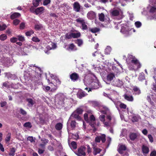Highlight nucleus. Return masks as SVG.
<instances>
[{"mask_svg": "<svg viewBox=\"0 0 156 156\" xmlns=\"http://www.w3.org/2000/svg\"><path fill=\"white\" fill-rule=\"evenodd\" d=\"M99 111L102 113L106 115V119L105 116L103 115H100L99 117V119L101 122L104 124V126L106 127L110 126L111 125V121L112 120L114 121L115 118L112 115L108 108L106 106L101 105L99 108Z\"/></svg>", "mask_w": 156, "mask_h": 156, "instance_id": "nucleus-1", "label": "nucleus"}, {"mask_svg": "<svg viewBox=\"0 0 156 156\" xmlns=\"http://www.w3.org/2000/svg\"><path fill=\"white\" fill-rule=\"evenodd\" d=\"M126 62L130 70H136L141 66V65L139 61L132 55H128V58L126 59Z\"/></svg>", "mask_w": 156, "mask_h": 156, "instance_id": "nucleus-2", "label": "nucleus"}, {"mask_svg": "<svg viewBox=\"0 0 156 156\" xmlns=\"http://www.w3.org/2000/svg\"><path fill=\"white\" fill-rule=\"evenodd\" d=\"M93 77H94L95 79H96V77L95 75L94 74H92L85 75L83 80L84 84L86 86H87V82L89 83V82H91L92 88H89L88 90V92L91 91L92 89H97L101 87L100 84L98 81H97V82H92L91 78Z\"/></svg>", "mask_w": 156, "mask_h": 156, "instance_id": "nucleus-3", "label": "nucleus"}, {"mask_svg": "<svg viewBox=\"0 0 156 156\" xmlns=\"http://www.w3.org/2000/svg\"><path fill=\"white\" fill-rule=\"evenodd\" d=\"M84 118L85 120L91 126L94 127L95 125V118L93 115H90L88 118V115L87 113H85L84 115Z\"/></svg>", "mask_w": 156, "mask_h": 156, "instance_id": "nucleus-4", "label": "nucleus"}, {"mask_svg": "<svg viewBox=\"0 0 156 156\" xmlns=\"http://www.w3.org/2000/svg\"><path fill=\"white\" fill-rule=\"evenodd\" d=\"M115 79V75L113 73H108L106 76L104 78V81L108 84L112 83L113 81Z\"/></svg>", "mask_w": 156, "mask_h": 156, "instance_id": "nucleus-5", "label": "nucleus"}, {"mask_svg": "<svg viewBox=\"0 0 156 156\" xmlns=\"http://www.w3.org/2000/svg\"><path fill=\"white\" fill-rule=\"evenodd\" d=\"M147 100L151 105V107L156 109V96L155 95H152L151 96H147Z\"/></svg>", "mask_w": 156, "mask_h": 156, "instance_id": "nucleus-6", "label": "nucleus"}, {"mask_svg": "<svg viewBox=\"0 0 156 156\" xmlns=\"http://www.w3.org/2000/svg\"><path fill=\"white\" fill-rule=\"evenodd\" d=\"M150 3L154 5V6H149L147 7V9L149 10V12L151 14H154L156 12V0H153V2L151 0L149 1Z\"/></svg>", "mask_w": 156, "mask_h": 156, "instance_id": "nucleus-7", "label": "nucleus"}, {"mask_svg": "<svg viewBox=\"0 0 156 156\" xmlns=\"http://www.w3.org/2000/svg\"><path fill=\"white\" fill-rule=\"evenodd\" d=\"M112 14L113 16H117V18L118 20L121 19L124 17L123 12L120 9L113 10L112 11Z\"/></svg>", "mask_w": 156, "mask_h": 156, "instance_id": "nucleus-8", "label": "nucleus"}, {"mask_svg": "<svg viewBox=\"0 0 156 156\" xmlns=\"http://www.w3.org/2000/svg\"><path fill=\"white\" fill-rule=\"evenodd\" d=\"M122 28L121 30V32L125 35V36H127L129 34V29L128 27L126 24H123L121 25Z\"/></svg>", "mask_w": 156, "mask_h": 156, "instance_id": "nucleus-9", "label": "nucleus"}, {"mask_svg": "<svg viewBox=\"0 0 156 156\" xmlns=\"http://www.w3.org/2000/svg\"><path fill=\"white\" fill-rule=\"evenodd\" d=\"M112 85L117 87H121L123 84V82L122 80L119 79H115L111 84Z\"/></svg>", "mask_w": 156, "mask_h": 156, "instance_id": "nucleus-10", "label": "nucleus"}, {"mask_svg": "<svg viewBox=\"0 0 156 156\" xmlns=\"http://www.w3.org/2000/svg\"><path fill=\"white\" fill-rule=\"evenodd\" d=\"M46 79H47L48 84L51 87V92H54L58 88V86L55 84L54 83V82L52 83L51 82L50 80L48 79H47V77L46 76Z\"/></svg>", "mask_w": 156, "mask_h": 156, "instance_id": "nucleus-11", "label": "nucleus"}, {"mask_svg": "<svg viewBox=\"0 0 156 156\" xmlns=\"http://www.w3.org/2000/svg\"><path fill=\"white\" fill-rule=\"evenodd\" d=\"M123 97L124 99L127 101L132 102L134 101L133 96L132 95L129 94L128 93L126 92L125 93Z\"/></svg>", "mask_w": 156, "mask_h": 156, "instance_id": "nucleus-12", "label": "nucleus"}, {"mask_svg": "<svg viewBox=\"0 0 156 156\" xmlns=\"http://www.w3.org/2000/svg\"><path fill=\"white\" fill-rule=\"evenodd\" d=\"M126 147L125 145H121L119 146L118 151L119 153L122 154L123 156H128V153L126 152L124 154L123 153V151L126 150Z\"/></svg>", "mask_w": 156, "mask_h": 156, "instance_id": "nucleus-13", "label": "nucleus"}, {"mask_svg": "<svg viewBox=\"0 0 156 156\" xmlns=\"http://www.w3.org/2000/svg\"><path fill=\"white\" fill-rule=\"evenodd\" d=\"M85 147L84 146H81L78 149L77 155L79 156H85Z\"/></svg>", "mask_w": 156, "mask_h": 156, "instance_id": "nucleus-14", "label": "nucleus"}, {"mask_svg": "<svg viewBox=\"0 0 156 156\" xmlns=\"http://www.w3.org/2000/svg\"><path fill=\"white\" fill-rule=\"evenodd\" d=\"M73 10L76 12H79L80 11L81 6L79 3L77 2H75L73 4Z\"/></svg>", "mask_w": 156, "mask_h": 156, "instance_id": "nucleus-15", "label": "nucleus"}, {"mask_svg": "<svg viewBox=\"0 0 156 156\" xmlns=\"http://www.w3.org/2000/svg\"><path fill=\"white\" fill-rule=\"evenodd\" d=\"M101 152V153H100V155L98 156H103L105 152H104L103 151L102 152L101 150L99 148L97 147L94 148V151L93 153L94 155H96L98 154H99Z\"/></svg>", "mask_w": 156, "mask_h": 156, "instance_id": "nucleus-16", "label": "nucleus"}, {"mask_svg": "<svg viewBox=\"0 0 156 156\" xmlns=\"http://www.w3.org/2000/svg\"><path fill=\"white\" fill-rule=\"evenodd\" d=\"M101 140L102 143L105 142L106 140L105 135L103 134L101 136H97L95 139V141L98 143L100 142Z\"/></svg>", "mask_w": 156, "mask_h": 156, "instance_id": "nucleus-17", "label": "nucleus"}, {"mask_svg": "<svg viewBox=\"0 0 156 156\" xmlns=\"http://www.w3.org/2000/svg\"><path fill=\"white\" fill-rule=\"evenodd\" d=\"M49 75L51 78L54 80L55 81H53L54 83L57 86L58 85H59L61 84V82L56 76L50 73Z\"/></svg>", "mask_w": 156, "mask_h": 156, "instance_id": "nucleus-18", "label": "nucleus"}, {"mask_svg": "<svg viewBox=\"0 0 156 156\" xmlns=\"http://www.w3.org/2000/svg\"><path fill=\"white\" fill-rule=\"evenodd\" d=\"M70 77L72 81L74 82L78 80L79 76L78 74L74 73L70 75Z\"/></svg>", "mask_w": 156, "mask_h": 156, "instance_id": "nucleus-19", "label": "nucleus"}, {"mask_svg": "<svg viewBox=\"0 0 156 156\" xmlns=\"http://www.w3.org/2000/svg\"><path fill=\"white\" fill-rule=\"evenodd\" d=\"M87 16L89 19H93L96 17V13L93 11H90L87 13Z\"/></svg>", "mask_w": 156, "mask_h": 156, "instance_id": "nucleus-20", "label": "nucleus"}, {"mask_svg": "<svg viewBox=\"0 0 156 156\" xmlns=\"http://www.w3.org/2000/svg\"><path fill=\"white\" fill-rule=\"evenodd\" d=\"M87 107L85 106H81L77 108L75 111L79 114H82L84 110Z\"/></svg>", "mask_w": 156, "mask_h": 156, "instance_id": "nucleus-21", "label": "nucleus"}, {"mask_svg": "<svg viewBox=\"0 0 156 156\" xmlns=\"http://www.w3.org/2000/svg\"><path fill=\"white\" fill-rule=\"evenodd\" d=\"M134 94L135 95H139L141 93V91L140 89L137 87H134L133 88Z\"/></svg>", "mask_w": 156, "mask_h": 156, "instance_id": "nucleus-22", "label": "nucleus"}, {"mask_svg": "<svg viewBox=\"0 0 156 156\" xmlns=\"http://www.w3.org/2000/svg\"><path fill=\"white\" fill-rule=\"evenodd\" d=\"M86 94H87L84 91L81 90L79 91L77 93L78 97L80 99L85 96Z\"/></svg>", "mask_w": 156, "mask_h": 156, "instance_id": "nucleus-23", "label": "nucleus"}, {"mask_svg": "<svg viewBox=\"0 0 156 156\" xmlns=\"http://www.w3.org/2000/svg\"><path fill=\"white\" fill-rule=\"evenodd\" d=\"M44 10V8L43 7H41L36 9L35 11V12L36 14H38L42 13Z\"/></svg>", "mask_w": 156, "mask_h": 156, "instance_id": "nucleus-24", "label": "nucleus"}, {"mask_svg": "<svg viewBox=\"0 0 156 156\" xmlns=\"http://www.w3.org/2000/svg\"><path fill=\"white\" fill-rule=\"evenodd\" d=\"M68 50L74 51L77 50V48L76 46L73 43H72L69 45Z\"/></svg>", "mask_w": 156, "mask_h": 156, "instance_id": "nucleus-25", "label": "nucleus"}, {"mask_svg": "<svg viewBox=\"0 0 156 156\" xmlns=\"http://www.w3.org/2000/svg\"><path fill=\"white\" fill-rule=\"evenodd\" d=\"M142 151L143 154H147L149 152V149L147 147L144 145L142 147Z\"/></svg>", "mask_w": 156, "mask_h": 156, "instance_id": "nucleus-26", "label": "nucleus"}, {"mask_svg": "<svg viewBox=\"0 0 156 156\" xmlns=\"http://www.w3.org/2000/svg\"><path fill=\"white\" fill-rule=\"evenodd\" d=\"M20 16V14L18 12H15L11 15V18L12 19H14L19 17Z\"/></svg>", "mask_w": 156, "mask_h": 156, "instance_id": "nucleus-27", "label": "nucleus"}, {"mask_svg": "<svg viewBox=\"0 0 156 156\" xmlns=\"http://www.w3.org/2000/svg\"><path fill=\"white\" fill-rule=\"evenodd\" d=\"M79 114H78L76 111H74L71 115V116L73 117L76 119H80V117L79 116Z\"/></svg>", "mask_w": 156, "mask_h": 156, "instance_id": "nucleus-28", "label": "nucleus"}, {"mask_svg": "<svg viewBox=\"0 0 156 156\" xmlns=\"http://www.w3.org/2000/svg\"><path fill=\"white\" fill-rule=\"evenodd\" d=\"M43 28V27L40 23H36L34 26V29L36 30H41Z\"/></svg>", "mask_w": 156, "mask_h": 156, "instance_id": "nucleus-29", "label": "nucleus"}, {"mask_svg": "<svg viewBox=\"0 0 156 156\" xmlns=\"http://www.w3.org/2000/svg\"><path fill=\"white\" fill-rule=\"evenodd\" d=\"M70 148L72 150H75L77 148V144L76 142L72 141L70 145Z\"/></svg>", "mask_w": 156, "mask_h": 156, "instance_id": "nucleus-30", "label": "nucleus"}, {"mask_svg": "<svg viewBox=\"0 0 156 156\" xmlns=\"http://www.w3.org/2000/svg\"><path fill=\"white\" fill-rule=\"evenodd\" d=\"M72 35L73 38H76L80 37L81 36V34L80 32H78L76 33H72Z\"/></svg>", "mask_w": 156, "mask_h": 156, "instance_id": "nucleus-31", "label": "nucleus"}, {"mask_svg": "<svg viewBox=\"0 0 156 156\" xmlns=\"http://www.w3.org/2000/svg\"><path fill=\"white\" fill-rule=\"evenodd\" d=\"M35 72H37V74L36 76H40L41 74V70L40 68L39 67H36Z\"/></svg>", "mask_w": 156, "mask_h": 156, "instance_id": "nucleus-32", "label": "nucleus"}, {"mask_svg": "<svg viewBox=\"0 0 156 156\" xmlns=\"http://www.w3.org/2000/svg\"><path fill=\"white\" fill-rule=\"evenodd\" d=\"M76 21L81 25L85 21L82 18H79L76 20Z\"/></svg>", "mask_w": 156, "mask_h": 156, "instance_id": "nucleus-33", "label": "nucleus"}, {"mask_svg": "<svg viewBox=\"0 0 156 156\" xmlns=\"http://www.w3.org/2000/svg\"><path fill=\"white\" fill-rule=\"evenodd\" d=\"M109 99L114 102L117 108H118L119 106H120V105H121V102L116 101L112 99L111 98H109Z\"/></svg>", "mask_w": 156, "mask_h": 156, "instance_id": "nucleus-34", "label": "nucleus"}, {"mask_svg": "<svg viewBox=\"0 0 156 156\" xmlns=\"http://www.w3.org/2000/svg\"><path fill=\"white\" fill-rule=\"evenodd\" d=\"M99 19L102 22H103L105 20V15L103 13H101L98 14Z\"/></svg>", "mask_w": 156, "mask_h": 156, "instance_id": "nucleus-35", "label": "nucleus"}, {"mask_svg": "<svg viewBox=\"0 0 156 156\" xmlns=\"http://www.w3.org/2000/svg\"><path fill=\"white\" fill-rule=\"evenodd\" d=\"M62 127V125L61 123H57L55 126V129L58 130H61Z\"/></svg>", "mask_w": 156, "mask_h": 156, "instance_id": "nucleus-36", "label": "nucleus"}, {"mask_svg": "<svg viewBox=\"0 0 156 156\" xmlns=\"http://www.w3.org/2000/svg\"><path fill=\"white\" fill-rule=\"evenodd\" d=\"M111 51V48L109 46H107L105 49V54L106 55H108L110 53Z\"/></svg>", "mask_w": 156, "mask_h": 156, "instance_id": "nucleus-37", "label": "nucleus"}, {"mask_svg": "<svg viewBox=\"0 0 156 156\" xmlns=\"http://www.w3.org/2000/svg\"><path fill=\"white\" fill-rule=\"evenodd\" d=\"M129 137L131 140H134L137 137V135L135 133H132L130 134Z\"/></svg>", "mask_w": 156, "mask_h": 156, "instance_id": "nucleus-38", "label": "nucleus"}, {"mask_svg": "<svg viewBox=\"0 0 156 156\" xmlns=\"http://www.w3.org/2000/svg\"><path fill=\"white\" fill-rule=\"evenodd\" d=\"M92 106L95 108L98 107L100 108V107L101 106L100 105L99 103L96 101H93L92 103Z\"/></svg>", "mask_w": 156, "mask_h": 156, "instance_id": "nucleus-39", "label": "nucleus"}, {"mask_svg": "<svg viewBox=\"0 0 156 156\" xmlns=\"http://www.w3.org/2000/svg\"><path fill=\"white\" fill-rule=\"evenodd\" d=\"M86 24V23L85 21L81 25V27L80 28L82 30H84L87 29V27Z\"/></svg>", "mask_w": 156, "mask_h": 156, "instance_id": "nucleus-40", "label": "nucleus"}, {"mask_svg": "<svg viewBox=\"0 0 156 156\" xmlns=\"http://www.w3.org/2000/svg\"><path fill=\"white\" fill-rule=\"evenodd\" d=\"M27 101L28 102V105L29 106H31L34 104L33 100L31 98H27Z\"/></svg>", "mask_w": 156, "mask_h": 156, "instance_id": "nucleus-41", "label": "nucleus"}, {"mask_svg": "<svg viewBox=\"0 0 156 156\" xmlns=\"http://www.w3.org/2000/svg\"><path fill=\"white\" fill-rule=\"evenodd\" d=\"M90 31L92 33H95L99 32L100 31V29L99 28L95 27L90 29Z\"/></svg>", "mask_w": 156, "mask_h": 156, "instance_id": "nucleus-42", "label": "nucleus"}, {"mask_svg": "<svg viewBox=\"0 0 156 156\" xmlns=\"http://www.w3.org/2000/svg\"><path fill=\"white\" fill-rule=\"evenodd\" d=\"M7 38V36L5 34H3L0 36V40L2 41L5 40Z\"/></svg>", "mask_w": 156, "mask_h": 156, "instance_id": "nucleus-43", "label": "nucleus"}, {"mask_svg": "<svg viewBox=\"0 0 156 156\" xmlns=\"http://www.w3.org/2000/svg\"><path fill=\"white\" fill-rule=\"evenodd\" d=\"M41 0H35L33 1V4L34 6L37 7L39 5V2Z\"/></svg>", "mask_w": 156, "mask_h": 156, "instance_id": "nucleus-44", "label": "nucleus"}, {"mask_svg": "<svg viewBox=\"0 0 156 156\" xmlns=\"http://www.w3.org/2000/svg\"><path fill=\"white\" fill-rule=\"evenodd\" d=\"M15 152V149L14 148H12L10 150L9 154L10 156H14Z\"/></svg>", "mask_w": 156, "mask_h": 156, "instance_id": "nucleus-45", "label": "nucleus"}, {"mask_svg": "<svg viewBox=\"0 0 156 156\" xmlns=\"http://www.w3.org/2000/svg\"><path fill=\"white\" fill-rule=\"evenodd\" d=\"M23 126L25 127L31 128L32 126L30 122H28L25 123L23 124Z\"/></svg>", "mask_w": 156, "mask_h": 156, "instance_id": "nucleus-46", "label": "nucleus"}, {"mask_svg": "<svg viewBox=\"0 0 156 156\" xmlns=\"http://www.w3.org/2000/svg\"><path fill=\"white\" fill-rule=\"evenodd\" d=\"M11 134L10 133H8L6 135V138H5V141L7 142H9L11 138Z\"/></svg>", "mask_w": 156, "mask_h": 156, "instance_id": "nucleus-47", "label": "nucleus"}, {"mask_svg": "<svg viewBox=\"0 0 156 156\" xmlns=\"http://www.w3.org/2000/svg\"><path fill=\"white\" fill-rule=\"evenodd\" d=\"M5 76L7 77L8 79L12 78V76H14L13 75L9 73H5Z\"/></svg>", "mask_w": 156, "mask_h": 156, "instance_id": "nucleus-48", "label": "nucleus"}, {"mask_svg": "<svg viewBox=\"0 0 156 156\" xmlns=\"http://www.w3.org/2000/svg\"><path fill=\"white\" fill-rule=\"evenodd\" d=\"M145 76L144 73H140L139 77V80L140 81H142V80L144 79Z\"/></svg>", "mask_w": 156, "mask_h": 156, "instance_id": "nucleus-49", "label": "nucleus"}, {"mask_svg": "<svg viewBox=\"0 0 156 156\" xmlns=\"http://www.w3.org/2000/svg\"><path fill=\"white\" fill-rule=\"evenodd\" d=\"M83 41L81 39H77L76 43L78 45L80 46L83 44Z\"/></svg>", "mask_w": 156, "mask_h": 156, "instance_id": "nucleus-50", "label": "nucleus"}, {"mask_svg": "<svg viewBox=\"0 0 156 156\" xmlns=\"http://www.w3.org/2000/svg\"><path fill=\"white\" fill-rule=\"evenodd\" d=\"M30 73H28L27 71L25 72L24 77L25 80H27L29 79V77L30 76Z\"/></svg>", "mask_w": 156, "mask_h": 156, "instance_id": "nucleus-51", "label": "nucleus"}, {"mask_svg": "<svg viewBox=\"0 0 156 156\" xmlns=\"http://www.w3.org/2000/svg\"><path fill=\"white\" fill-rule=\"evenodd\" d=\"M73 38L72 35V33H67L66 34L65 38L66 39H69Z\"/></svg>", "mask_w": 156, "mask_h": 156, "instance_id": "nucleus-52", "label": "nucleus"}, {"mask_svg": "<svg viewBox=\"0 0 156 156\" xmlns=\"http://www.w3.org/2000/svg\"><path fill=\"white\" fill-rule=\"evenodd\" d=\"M32 40L34 42H39L40 41V40L37 37H33Z\"/></svg>", "mask_w": 156, "mask_h": 156, "instance_id": "nucleus-53", "label": "nucleus"}, {"mask_svg": "<svg viewBox=\"0 0 156 156\" xmlns=\"http://www.w3.org/2000/svg\"><path fill=\"white\" fill-rule=\"evenodd\" d=\"M135 25L137 28H138L141 27L142 24L140 21H137L135 23Z\"/></svg>", "mask_w": 156, "mask_h": 156, "instance_id": "nucleus-54", "label": "nucleus"}, {"mask_svg": "<svg viewBox=\"0 0 156 156\" xmlns=\"http://www.w3.org/2000/svg\"><path fill=\"white\" fill-rule=\"evenodd\" d=\"M18 40L21 41H23L25 40L24 37L23 36L21 35H19L17 36Z\"/></svg>", "mask_w": 156, "mask_h": 156, "instance_id": "nucleus-55", "label": "nucleus"}, {"mask_svg": "<svg viewBox=\"0 0 156 156\" xmlns=\"http://www.w3.org/2000/svg\"><path fill=\"white\" fill-rule=\"evenodd\" d=\"M20 22V21L17 19H15L13 21V24L14 25L16 26L18 25Z\"/></svg>", "mask_w": 156, "mask_h": 156, "instance_id": "nucleus-56", "label": "nucleus"}, {"mask_svg": "<svg viewBox=\"0 0 156 156\" xmlns=\"http://www.w3.org/2000/svg\"><path fill=\"white\" fill-rule=\"evenodd\" d=\"M139 119V117L136 116H134L132 117V120L133 122H137L138 120Z\"/></svg>", "mask_w": 156, "mask_h": 156, "instance_id": "nucleus-57", "label": "nucleus"}, {"mask_svg": "<svg viewBox=\"0 0 156 156\" xmlns=\"http://www.w3.org/2000/svg\"><path fill=\"white\" fill-rule=\"evenodd\" d=\"M34 33V32L33 30H31L30 31H27L25 33L26 35L27 36H30L32 34H33Z\"/></svg>", "mask_w": 156, "mask_h": 156, "instance_id": "nucleus-58", "label": "nucleus"}, {"mask_svg": "<svg viewBox=\"0 0 156 156\" xmlns=\"http://www.w3.org/2000/svg\"><path fill=\"white\" fill-rule=\"evenodd\" d=\"M43 89L45 91H47L51 89V87L49 86H44L43 87Z\"/></svg>", "mask_w": 156, "mask_h": 156, "instance_id": "nucleus-59", "label": "nucleus"}, {"mask_svg": "<svg viewBox=\"0 0 156 156\" xmlns=\"http://www.w3.org/2000/svg\"><path fill=\"white\" fill-rule=\"evenodd\" d=\"M10 41L12 43H15L18 41V38L16 37H12L10 39Z\"/></svg>", "mask_w": 156, "mask_h": 156, "instance_id": "nucleus-60", "label": "nucleus"}, {"mask_svg": "<svg viewBox=\"0 0 156 156\" xmlns=\"http://www.w3.org/2000/svg\"><path fill=\"white\" fill-rule=\"evenodd\" d=\"M76 122L74 121H72L70 123V126L72 128H74L76 126Z\"/></svg>", "mask_w": 156, "mask_h": 156, "instance_id": "nucleus-61", "label": "nucleus"}, {"mask_svg": "<svg viewBox=\"0 0 156 156\" xmlns=\"http://www.w3.org/2000/svg\"><path fill=\"white\" fill-rule=\"evenodd\" d=\"M6 27V26L5 24H3L2 26L0 25V30L1 31L3 30H5Z\"/></svg>", "mask_w": 156, "mask_h": 156, "instance_id": "nucleus-62", "label": "nucleus"}, {"mask_svg": "<svg viewBox=\"0 0 156 156\" xmlns=\"http://www.w3.org/2000/svg\"><path fill=\"white\" fill-rule=\"evenodd\" d=\"M27 140L30 141L32 143L34 142V139L33 136H29L27 138Z\"/></svg>", "mask_w": 156, "mask_h": 156, "instance_id": "nucleus-63", "label": "nucleus"}, {"mask_svg": "<svg viewBox=\"0 0 156 156\" xmlns=\"http://www.w3.org/2000/svg\"><path fill=\"white\" fill-rule=\"evenodd\" d=\"M50 2V0H45L43 2V5H48Z\"/></svg>", "mask_w": 156, "mask_h": 156, "instance_id": "nucleus-64", "label": "nucleus"}]
</instances>
